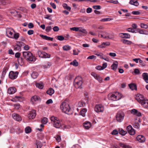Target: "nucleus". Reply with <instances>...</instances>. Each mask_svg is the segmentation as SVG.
<instances>
[{"label": "nucleus", "instance_id": "50", "mask_svg": "<svg viewBox=\"0 0 148 148\" xmlns=\"http://www.w3.org/2000/svg\"><path fill=\"white\" fill-rule=\"evenodd\" d=\"M52 29L51 27V26H48L46 27V31L47 32H49Z\"/></svg>", "mask_w": 148, "mask_h": 148}, {"label": "nucleus", "instance_id": "20", "mask_svg": "<svg viewBox=\"0 0 148 148\" xmlns=\"http://www.w3.org/2000/svg\"><path fill=\"white\" fill-rule=\"evenodd\" d=\"M51 65V62H47L45 63L42 66V67L44 69L49 68L50 67Z\"/></svg>", "mask_w": 148, "mask_h": 148}, {"label": "nucleus", "instance_id": "2", "mask_svg": "<svg viewBox=\"0 0 148 148\" xmlns=\"http://www.w3.org/2000/svg\"><path fill=\"white\" fill-rule=\"evenodd\" d=\"M50 119L51 123L53 126L57 128H60L62 125V123L60 121L58 118L52 116L51 117Z\"/></svg>", "mask_w": 148, "mask_h": 148}, {"label": "nucleus", "instance_id": "13", "mask_svg": "<svg viewBox=\"0 0 148 148\" xmlns=\"http://www.w3.org/2000/svg\"><path fill=\"white\" fill-rule=\"evenodd\" d=\"M136 99L140 103H141L145 99L143 96L140 94H138L136 98Z\"/></svg>", "mask_w": 148, "mask_h": 148}, {"label": "nucleus", "instance_id": "49", "mask_svg": "<svg viewBox=\"0 0 148 148\" xmlns=\"http://www.w3.org/2000/svg\"><path fill=\"white\" fill-rule=\"evenodd\" d=\"M111 20V19L110 18H104L101 19L100 21H101L105 22L110 21Z\"/></svg>", "mask_w": 148, "mask_h": 148}, {"label": "nucleus", "instance_id": "3", "mask_svg": "<svg viewBox=\"0 0 148 148\" xmlns=\"http://www.w3.org/2000/svg\"><path fill=\"white\" fill-rule=\"evenodd\" d=\"M120 96L119 93L116 92L109 93L108 95V98L109 100L115 101L120 99Z\"/></svg>", "mask_w": 148, "mask_h": 148}, {"label": "nucleus", "instance_id": "33", "mask_svg": "<svg viewBox=\"0 0 148 148\" xmlns=\"http://www.w3.org/2000/svg\"><path fill=\"white\" fill-rule=\"evenodd\" d=\"M38 75V74L37 72H33L31 75V76L34 79H36L37 78Z\"/></svg>", "mask_w": 148, "mask_h": 148}, {"label": "nucleus", "instance_id": "7", "mask_svg": "<svg viewBox=\"0 0 148 148\" xmlns=\"http://www.w3.org/2000/svg\"><path fill=\"white\" fill-rule=\"evenodd\" d=\"M37 53L39 57L42 58H49L50 57L49 54L41 50L38 51Z\"/></svg>", "mask_w": 148, "mask_h": 148}, {"label": "nucleus", "instance_id": "12", "mask_svg": "<svg viewBox=\"0 0 148 148\" xmlns=\"http://www.w3.org/2000/svg\"><path fill=\"white\" fill-rule=\"evenodd\" d=\"M36 115V110H32L31 111H30L28 115V117L30 119H33L35 118Z\"/></svg>", "mask_w": 148, "mask_h": 148}, {"label": "nucleus", "instance_id": "36", "mask_svg": "<svg viewBox=\"0 0 148 148\" xmlns=\"http://www.w3.org/2000/svg\"><path fill=\"white\" fill-rule=\"evenodd\" d=\"M70 64L76 66L78 65V63L76 60H74L73 62H71Z\"/></svg>", "mask_w": 148, "mask_h": 148}, {"label": "nucleus", "instance_id": "54", "mask_svg": "<svg viewBox=\"0 0 148 148\" xmlns=\"http://www.w3.org/2000/svg\"><path fill=\"white\" fill-rule=\"evenodd\" d=\"M10 12L12 15L14 16L17 13L16 11L14 10L10 11Z\"/></svg>", "mask_w": 148, "mask_h": 148}, {"label": "nucleus", "instance_id": "46", "mask_svg": "<svg viewBox=\"0 0 148 148\" xmlns=\"http://www.w3.org/2000/svg\"><path fill=\"white\" fill-rule=\"evenodd\" d=\"M55 138L57 141L58 142H59L61 140V138H60V136L59 135H57Z\"/></svg>", "mask_w": 148, "mask_h": 148}, {"label": "nucleus", "instance_id": "1", "mask_svg": "<svg viewBox=\"0 0 148 148\" xmlns=\"http://www.w3.org/2000/svg\"><path fill=\"white\" fill-rule=\"evenodd\" d=\"M60 108L62 111L68 114H70L71 108L69 105L65 102L62 103L60 106Z\"/></svg>", "mask_w": 148, "mask_h": 148}, {"label": "nucleus", "instance_id": "30", "mask_svg": "<svg viewBox=\"0 0 148 148\" xmlns=\"http://www.w3.org/2000/svg\"><path fill=\"white\" fill-rule=\"evenodd\" d=\"M36 144L37 146V148H41L42 146V144L41 142L38 140L36 141Z\"/></svg>", "mask_w": 148, "mask_h": 148}, {"label": "nucleus", "instance_id": "56", "mask_svg": "<svg viewBox=\"0 0 148 148\" xmlns=\"http://www.w3.org/2000/svg\"><path fill=\"white\" fill-rule=\"evenodd\" d=\"M127 31L129 32L134 33L135 32L134 29L132 28H129L127 29Z\"/></svg>", "mask_w": 148, "mask_h": 148}, {"label": "nucleus", "instance_id": "63", "mask_svg": "<svg viewBox=\"0 0 148 148\" xmlns=\"http://www.w3.org/2000/svg\"><path fill=\"white\" fill-rule=\"evenodd\" d=\"M18 61L19 63H21L23 61V59L22 58L20 57L18 58Z\"/></svg>", "mask_w": 148, "mask_h": 148}, {"label": "nucleus", "instance_id": "18", "mask_svg": "<svg viewBox=\"0 0 148 148\" xmlns=\"http://www.w3.org/2000/svg\"><path fill=\"white\" fill-rule=\"evenodd\" d=\"M16 91L15 88L11 87L9 88L8 90V92L10 94H12L14 93Z\"/></svg>", "mask_w": 148, "mask_h": 148}, {"label": "nucleus", "instance_id": "40", "mask_svg": "<svg viewBox=\"0 0 148 148\" xmlns=\"http://www.w3.org/2000/svg\"><path fill=\"white\" fill-rule=\"evenodd\" d=\"M119 133V134H120V131L119 129V132L117 130H114L112 131L111 134L112 135H116L117 134Z\"/></svg>", "mask_w": 148, "mask_h": 148}, {"label": "nucleus", "instance_id": "55", "mask_svg": "<svg viewBox=\"0 0 148 148\" xmlns=\"http://www.w3.org/2000/svg\"><path fill=\"white\" fill-rule=\"evenodd\" d=\"M125 116V114L123 112H121V122L123 121Z\"/></svg>", "mask_w": 148, "mask_h": 148}, {"label": "nucleus", "instance_id": "42", "mask_svg": "<svg viewBox=\"0 0 148 148\" xmlns=\"http://www.w3.org/2000/svg\"><path fill=\"white\" fill-rule=\"evenodd\" d=\"M48 119L46 117H44L41 120V123L44 124H46L47 122Z\"/></svg>", "mask_w": 148, "mask_h": 148}, {"label": "nucleus", "instance_id": "24", "mask_svg": "<svg viewBox=\"0 0 148 148\" xmlns=\"http://www.w3.org/2000/svg\"><path fill=\"white\" fill-rule=\"evenodd\" d=\"M129 86L130 88L132 90H137V86L136 84L134 83H132L129 84Z\"/></svg>", "mask_w": 148, "mask_h": 148}, {"label": "nucleus", "instance_id": "44", "mask_svg": "<svg viewBox=\"0 0 148 148\" xmlns=\"http://www.w3.org/2000/svg\"><path fill=\"white\" fill-rule=\"evenodd\" d=\"M25 131L26 133H28L31 132V129L29 127H27L25 128Z\"/></svg>", "mask_w": 148, "mask_h": 148}, {"label": "nucleus", "instance_id": "5", "mask_svg": "<svg viewBox=\"0 0 148 148\" xmlns=\"http://www.w3.org/2000/svg\"><path fill=\"white\" fill-rule=\"evenodd\" d=\"M99 36L101 35V37L104 38H108L111 39L113 37L112 34H110L106 32H102L100 31H97Z\"/></svg>", "mask_w": 148, "mask_h": 148}, {"label": "nucleus", "instance_id": "34", "mask_svg": "<svg viewBox=\"0 0 148 148\" xmlns=\"http://www.w3.org/2000/svg\"><path fill=\"white\" fill-rule=\"evenodd\" d=\"M78 106L79 107H84L86 106V103L82 101H79L78 103Z\"/></svg>", "mask_w": 148, "mask_h": 148}, {"label": "nucleus", "instance_id": "10", "mask_svg": "<svg viewBox=\"0 0 148 148\" xmlns=\"http://www.w3.org/2000/svg\"><path fill=\"white\" fill-rule=\"evenodd\" d=\"M18 72H14L13 71H10L9 74V77L12 79H16L18 76Z\"/></svg>", "mask_w": 148, "mask_h": 148}, {"label": "nucleus", "instance_id": "28", "mask_svg": "<svg viewBox=\"0 0 148 148\" xmlns=\"http://www.w3.org/2000/svg\"><path fill=\"white\" fill-rule=\"evenodd\" d=\"M54 92V91L52 88H50L47 92V94L50 95H52Z\"/></svg>", "mask_w": 148, "mask_h": 148}, {"label": "nucleus", "instance_id": "38", "mask_svg": "<svg viewBox=\"0 0 148 148\" xmlns=\"http://www.w3.org/2000/svg\"><path fill=\"white\" fill-rule=\"evenodd\" d=\"M121 147H122L123 148H132V147L131 146L129 145L121 143Z\"/></svg>", "mask_w": 148, "mask_h": 148}, {"label": "nucleus", "instance_id": "26", "mask_svg": "<svg viewBox=\"0 0 148 148\" xmlns=\"http://www.w3.org/2000/svg\"><path fill=\"white\" fill-rule=\"evenodd\" d=\"M142 76L143 79L145 82L148 83V75L147 73H144L143 74Z\"/></svg>", "mask_w": 148, "mask_h": 148}, {"label": "nucleus", "instance_id": "31", "mask_svg": "<svg viewBox=\"0 0 148 148\" xmlns=\"http://www.w3.org/2000/svg\"><path fill=\"white\" fill-rule=\"evenodd\" d=\"M19 37V34L18 33H16L14 34L12 36V37L11 38H14L16 40H17Z\"/></svg>", "mask_w": 148, "mask_h": 148}, {"label": "nucleus", "instance_id": "41", "mask_svg": "<svg viewBox=\"0 0 148 148\" xmlns=\"http://www.w3.org/2000/svg\"><path fill=\"white\" fill-rule=\"evenodd\" d=\"M71 47L69 45H65L63 47V49L65 51H68L70 49Z\"/></svg>", "mask_w": 148, "mask_h": 148}, {"label": "nucleus", "instance_id": "25", "mask_svg": "<svg viewBox=\"0 0 148 148\" xmlns=\"http://www.w3.org/2000/svg\"><path fill=\"white\" fill-rule=\"evenodd\" d=\"M40 36L43 39L47 40H50L53 41V38L47 36H45L43 35H40Z\"/></svg>", "mask_w": 148, "mask_h": 148}, {"label": "nucleus", "instance_id": "45", "mask_svg": "<svg viewBox=\"0 0 148 148\" xmlns=\"http://www.w3.org/2000/svg\"><path fill=\"white\" fill-rule=\"evenodd\" d=\"M7 4L6 1L5 0H0V5H5Z\"/></svg>", "mask_w": 148, "mask_h": 148}, {"label": "nucleus", "instance_id": "8", "mask_svg": "<svg viewBox=\"0 0 148 148\" xmlns=\"http://www.w3.org/2000/svg\"><path fill=\"white\" fill-rule=\"evenodd\" d=\"M94 110L97 112H102L104 110V107L101 105H97L94 108Z\"/></svg>", "mask_w": 148, "mask_h": 148}, {"label": "nucleus", "instance_id": "21", "mask_svg": "<svg viewBox=\"0 0 148 148\" xmlns=\"http://www.w3.org/2000/svg\"><path fill=\"white\" fill-rule=\"evenodd\" d=\"M118 62L117 61H114L111 66V69L114 71L116 70L118 66Z\"/></svg>", "mask_w": 148, "mask_h": 148}, {"label": "nucleus", "instance_id": "37", "mask_svg": "<svg viewBox=\"0 0 148 148\" xmlns=\"http://www.w3.org/2000/svg\"><path fill=\"white\" fill-rule=\"evenodd\" d=\"M63 6L65 9H66L69 11H70L71 10V8L70 7L68 6L67 5L66 3H64L63 4Z\"/></svg>", "mask_w": 148, "mask_h": 148}, {"label": "nucleus", "instance_id": "57", "mask_svg": "<svg viewBox=\"0 0 148 148\" xmlns=\"http://www.w3.org/2000/svg\"><path fill=\"white\" fill-rule=\"evenodd\" d=\"M96 79L100 83L102 81V78L99 76H98Z\"/></svg>", "mask_w": 148, "mask_h": 148}, {"label": "nucleus", "instance_id": "48", "mask_svg": "<svg viewBox=\"0 0 148 148\" xmlns=\"http://www.w3.org/2000/svg\"><path fill=\"white\" fill-rule=\"evenodd\" d=\"M57 39L59 40L62 41L64 39V38L62 36H57Z\"/></svg>", "mask_w": 148, "mask_h": 148}, {"label": "nucleus", "instance_id": "52", "mask_svg": "<svg viewBox=\"0 0 148 148\" xmlns=\"http://www.w3.org/2000/svg\"><path fill=\"white\" fill-rule=\"evenodd\" d=\"M21 97L18 96H16L12 100L13 101L16 102Z\"/></svg>", "mask_w": 148, "mask_h": 148}, {"label": "nucleus", "instance_id": "60", "mask_svg": "<svg viewBox=\"0 0 148 148\" xmlns=\"http://www.w3.org/2000/svg\"><path fill=\"white\" fill-rule=\"evenodd\" d=\"M132 13L134 15H139L140 14V12L138 11H134L132 12Z\"/></svg>", "mask_w": 148, "mask_h": 148}, {"label": "nucleus", "instance_id": "29", "mask_svg": "<svg viewBox=\"0 0 148 148\" xmlns=\"http://www.w3.org/2000/svg\"><path fill=\"white\" fill-rule=\"evenodd\" d=\"M121 41L125 44L130 45L132 44V42L131 41H129L127 40L123 39Z\"/></svg>", "mask_w": 148, "mask_h": 148}, {"label": "nucleus", "instance_id": "19", "mask_svg": "<svg viewBox=\"0 0 148 148\" xmlns=\"http://www.w3.org/2000/svg\"><path fill=\"white\" fill-rule=\"evenodd\" d=\"M83 125L86 129H89L91 126L90 122L88 121H86L84 123Z\"/></svg>", "mask_w": 148, "mask_h": 148}, {"label": "nucleus", "instance_id": "58", "mask_svg": "<svg viewBox=\"0 0 148 148\" xmlns=\"http://www.w3.org/2000/svg\"><path fill=\"white\" fill-rule=\"evenodd\" d=\"M78 31L81 32H82L83 33L86 34L87 33V32L84 29H79Z\"/></svg>", "mask_w": 148, "mask_h": 148}, {"label": "nucleus", "instance_id": "6", "mask_svg": "<svg viewBox=\"0 0 148 148\" xmlns=\"http://www.w3.org/2000/svg\"><path fill=\"white\" fill-rule=\"evenodd\" d=\"M82 78L79 76L76 77L74 79V85L76 88H81L83 83Z\"/></svg>", "mask_w": 148, "mask_h": 148}, {"label": "nucleus", "instance_id": "4", "mask_svg": "<svg viewBox=\"0 0 148 148\" xmlns=\"http://www.w3.org/2000/svg\"><path fill=\"white\" fill-rule=\"evenodd\" d=\"M23 55L25 58L28 61H33L35 59L32 53L29 51H23Z\"/></svg>", "mask_w": 148, "mask_h": 148}, {"label": "nucleus", "instance_id": "43", "mask_svg": "<svg viewBox=\"0 0 148 148\" xmlns=\"http://www.w3.org/2000/svg\"><path fill=\"white\" fill-rule=\"evenodd\" d=\"M116 119L117 121L119 122H120V113H118L116 116Z\"/></svg>", "mask_w": 148, "mask_h": 148}, {"label": "nucleus", "instance_id": "51", "mask_svg": "<svg viewBox=\"0 0 148 148\" xmlns=\"http://www.w3.org/2000/svg\"><path fill=\"white\" fill-rule=\"evenodd\" d=\"M127 131H125L123 129H121V135L124 136L127 133Z\"/></svg>", "mask_w": 148, "mask_h": 148}, {"label": "nucleus", "instance_id": "16", "mask_svg": "<svg viewBox=\"0 0 148 148\" xmlns=\"http://www.w3.org/2000/svg\"><path fill=\"white\" fill-rule=\"evenodd\" d=\"M136 139L140 143H143L145 140V137L141 135H138L136 137Z\"/></svg>", "mask_w": 148, "mask_h": 148}, {"label": "nucleus", "instance_id": "64", "mask_svg": "<svg viewBox=\"0 0 148 148\" xmlns=\"http://www.w3.org/2000/svg\"><path fill=\"white\" fill-rule=\"evenodd\" d=\"M34 27V24L32 23H29L28 24V27L29 28H32Z\"/></svg>", "mask_w": 148, "mask_h": 148}, {"label": "nucleus", "instance_id": "32", "mask_svg": "<svg viewBox=\"0 0 148 148\" xmlns=\"http://www.w3.org/2000/svg\"><path fill=\"white\" fill-rule=\"evenodd\" d=\"M87 111V110L86 108H84L80 112V114L83 116H85V113Z\"/></svg>", "mask_w": 148, "mask_h": 148}, {"label": "nucleus", "instance_id": "47", "mask_svg": "<svg viewBox=\"0 0 148 148\" xmlns=\"http://www.w3.org/2000/svg\"><path fill=\"white\" fill-rule=\"evenodd\" d=\"M7 70V69L6 68H5L3 69V71L2 72V75L4 77L5 76Z\"/></svg>", "mask_w": 148, "mask_h": 148}, {"label": "nucleus", "instance_id": "23", "mask_svg": "<svg viewBox=\"0 0 148 148\" xmlns=\"http://www.w3.org/2000/svg\"><path fill=\"white\" fill-rule=\"evenodd\" d=\"M121 37L123 38H130V35L128 33H121Z\"/></svg>", "mask_w": 148, "mask_h": 148}, {"label": "nucleus", "instance_id": "62", "mask_svg": "<svg viewBox=\"0 0 148 148\" xmlns=\"http://www.w3.org/2000/svg\"><path fill=\"white\" fill-rule=\"evenodd\" d=\"M93 8L96 10H98L100 9V5H94Z\"/></svg>", "mask_w": 148, "mask_h": 148}, {"label": "nucleus", "instance_id": "39", "mask_svg": "<svg viewBox=\"0 0 148 148\" xmlns=\"http://www.w3.org/2000/svg\"><path fill=\"white\" fill-rule=\"evenodd\" d=\"M134 73L135 75H139L141 74L138 69H135L134 70V72L132 73Z\"/></svg>", "mask_w": 148, "mask_h": 148}, {"label": "nucleus", "instance_id": "27", "mask_svg": "<svg viewBox=\"0 0 148 148\" xmlns=\"http://www.w3.org/2000/svg\"><path fill=\"white\" fill-rule=\"evenodd\" d=\"M129 3L132 5H134L136 6L139 5V3L136 0H131L130 1Z\"/></svg>", "mask_w": 148, "mask_h": 148}, {"label": "nucleus", "instance_id": "14", "mask_svg": "<svg viewBox=\"0 0 148 148\" xmlns=\"http://www.w3.org/2000/svg\"><path fill=\"white\" fill-rule=\"evenodd\" d=\"M127 130L130 135H133L135 134V131L131 125H129L127 126Z\"/></svg>", "mask_w": 148, "mask_h": 148}, {"label": "nucleus", "instance_id": "61", "mask_svg": "<svg viewBox=\"0 0 148 148\" xmlns=\"http://www.w3.org/2000/svg\"><path fill=\"white\" fill-rule=\"evenodd\" d=\"M137 112V110L135 109H133L131 111V113L132 114H133L134 115H135Z\"/></svg>", "mask_w": 148, "mask_h": 148}, {"label": "nucleus", "instance_id": "22", "mask_svg": "<svg viewBox=\"0 0 148 148\" xmlns=\"http://www.w3.org/2000/svg\"><path fill=\"white\" fill-rule=\"evenodd\" d=\"M141 103L144 108L148 109V100H144Z\"/></svg>", "mask_w": 148, "mask_h": 148}, {"label": "nucleus", "instance_id": "15", "mask_svg": "<svg viewBox=\"0 0 148 148\" xmlns=\"http://www.w3.org/2000/svg\"><path fill=\"white\" fill-rule=\"evenodd\" d=\"M12 116L14 119L17 121H20L22 120L21 116L18 114L14 113L12 114Z\"/></svg>", "mask_w": 148, "mask_h": 148}, {"label": "nucleus", "instance_id": "35", "mask_svg": "<svg viewBox=\"0 0 148 148\" xmlns=\"http://www.w3.org/2000/svg\"><path fill=\"white\" fill-rule=\"evenodd\" d=\"M36 86L37 87L40 89H42L44 87L43 85L41 83H36Z\"/></svg>", "mask_w": 148, "mask_h": 148}, {"label": "nucleus", "instance_id": "59", "mask_svg": "<svg viewBox=\"0 0 148 148\" xmlns=\"http://www.w3.org/2000/svg\"><path fill=\"white\" fill-rule=\"evenodd\" d=\"M53 30L54 32H58L59 30V28L58 26H55L53 28Z\"/></svg>", "mask_w": 148, "mask_h": 148}, {"label": "nucleus", "instance_id": "53", "mask_svg": "<svg viewBox=\"0 0 148 148\" xmlns=\"http://www.w3.org/2000/svg\"><path fill=\"white\" fill-rule=\"evenodd\" d=\"M140 27L142 28H143L145 29H147L148 27V26L146 24H145L144 23H141L140 24Z\"/></svg>", "mask_w": 148, "mask_h": 148}, {"label": "nucleus", "instance_id": "9", "mask_svg": "<svg viewBox=\"0 0 148 148\" xmlns=\"http://www.w3.org/2000/svg\"><path fill=\"white\" fill-rule=\"evenodd\" d=\"M14 32V30L11 28H8L6 29V36L9 38H11Z\"/></svg>", "mask_w": 148, "mask_h": 148}, {"label": "nucleus", "instance_id": "11", "mask_svg": "<svg viewBox=\"0 0 148 148\" xmlns=\"http://www.w3.org/2000/svg\"><path fill=\"white\" fill-rule=\"evenodd\" d=\"M41 101L40 97L37 95L32 97L31 99V101L33 104H35L36 102H40Z\"/></svg>", "mask_w": 148, "mask_h": 148}, {"label": "nucleus", "instance_id": "17", "mask_svg": "<svg viewBox=\"0 0 148 148\" xmlns=\"http://www.w3.org/2000/svg\"><path fill=\"white\" fill-rule=\"evenodd\" d=\"M95 55L99 57L100 58L103 59L107 61H109V59L108 58H104L103 54L101 53L97 52L95 53Z\"/></svg>", "mask_w": 148, "mask_h": 148}]
</instances>
